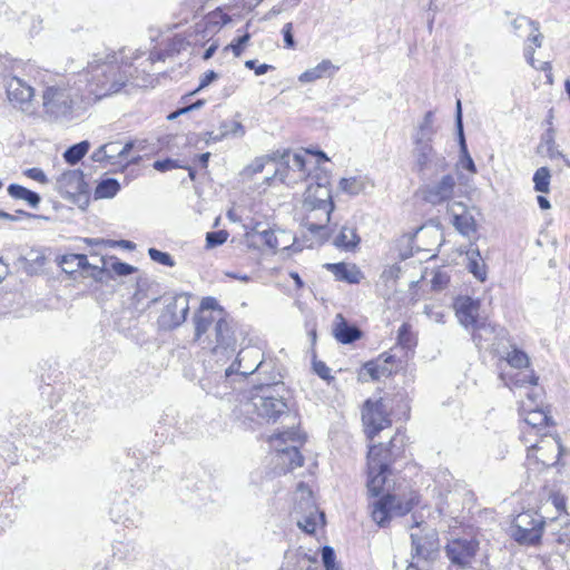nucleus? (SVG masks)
I'll use <instances>...</instances> for the list:
<instances>
[{
  "instance_id": "obj_1",
  "label": "nucleus",
  "mask_w": 570,
  "mask_h": 570,
  "mask_svg": "<svg viewBox=\"0 0 570 570\" xmlns=\"http://www.w3.org/2000/svg\"><path fill=\"white\" fill-rule=\"evenodd\" d=\"M410 438L396 429L386 443L368 442L366 453V489L373 501L368 504L372 520L381 528L393 517H404L420 507L422 495L414 485L393 473L391 465L405 458Z\"/></svg>"
},
{
  "instance_id": "obj_2",
  "label": "nucleus",
  "mask_w": 570,
  "mask_h": 570,
  "mask_svg": "<svg viewBox=\"0 0 570 570\" xmlns=\"http://www.w3.org/2000/svg\"><path fill=\"white\" fill-rule=\"evenodd\" d=\"M289 394L284 383H276L273 386L261 384L255 386L252 393V400L259 399V405L255 403L259 416L273 423L282 416L291 417L293 421L291 428L268 438V442L275 450L278 465L284 472L293 471L304 464L299 448L306 442V435L299 430L298 411L291 407Z\"/></svg>"
},
{
  "instance_id": "obj_3",
  "label": "nucleus",
  "mask_w": 570,
  "mask_h": 570,
  "mask_svg": "<svg viewBox=\"0 0 570 570\" xmlns=\"http://www.w3.org/2000/svg\"><path fill=\"white\" fill-rule=\"evenodd\" d=\"M335 209L330 175L324 180L311 181L297 208V219L307 247L321 246L333 234L331 215Z\"/></svg>"
},
{
  "instance_id": "obj_4",
  "label": "nucleus",
  "mask_w": 570,
  "mask_h": 570,
  "mask_svg": "<svg viewBox=\"0 0 570 570\" xmlns=\"http://www.w3.org/2000/svg\"><path fill=\"white\" fill-rule=\"evenodd\" d=\"M328 161L325 153L313 148H301L297 153L276 150L274 173L265 178L264 184L269 187L277 183L294 187L308 179L324 180L330 171L323 166Z\"/></svg>"
},
{
  "instance_id": "obj_5",
  "label": "nucleus",
  "mask_w": 570,
  "mask_h": 570,
  "mask_svg": "<svg viewBox=\"0 0 570 570\" xmlns=\"http://www.w3.org/2000/svg\"><path fill=\"white\" fill-rule=\"evenodd\" d=\"M131 66L117 60H94L79 73L81 90L80 101L92 107L100 100L121 92L129 83L132 75Z\"/></svg>"
},
{
  "instance_id": "obj_6",
  "label": "nucleus",
  "mask_w": 570,
  "mask_h": 570,
  "mask_svg": "<svg viewBox=\"0 0 570 570\" xmlns=\"http://www.w3.org/2000/svg\"><path fill=\"white\" fill-rule=\"evenodd\" d=\"M362 432L367 442L375 441L382 431L390 429L394 421H407L411 415L406 392L396 391L380 397L366 399L361 407Z\"/></svg>"
},
{
  "instance_id": "obj_7",
  "label": "nucleus",
  "mask_w": 570,
  "mask_h": 570,
  "mask_svg": "<svg viewBox=\"0 0 570 570\" xmlns=\"http://www.w3.org/2000/svg\"><path fill=\"white\" fill-rule=\"evenodd\" d=\"M81 90H76L63 78L50 77L42 91V106L57 118H71L77 110H87L81 101Z\"/></svg>"
},
{
  "instance_id": "obj_8",
  "label": "nucleus",
  "mask_w": 570,
  "mask_h": 570,
  "mask_svg": "<svg viewBox=\"0 0 570 570\" xmlns=\"http://www.w3.org/2000/svg\"><path fill=\"white\" fill-rule=\"evenodd\" d=\"M525 446V461L529 468L534 470H547L557 466L564 455V448L561 438L557 432H549L538 436L521 439Z\"/></svg>"
},
{
  "instance_id": "obj_9",
  "label": "nucleus",
  "mask_w": 570,
  "mask_h": 570,
  "mask_svg": "<svg viewBox=\"0 0 570 570\" xmlns=\"http://www.w3.org/2000/svg\"><path fill=\"white\" fill-rule=\"evenodd\" d=\"M407 368L406 357L399 356L393 348H390L375 358L363 363L357 374L362 382H377L404 373Z\"/></svg>"
},
{
  "instance_id": "obj_10",
  "label": "nucleus",
  "mask_w": 570,
  "mask_h": 570,
  "mask_svg": "<svg viewBox=\"0 0 570 570\" xmlns=\"http://www.w3.org/2000/svg\"><path fill=\"white\" fill-rule=\"evenodd\" d=\"M501 379L510 390L525 389V395L519 401L518 410L538 409L549 406L546 404V391L539 384V376L534 370L527 373H501Z\"/></svg>"
},
{
  "instance_id": "obj_11",
  "label": "nucleus",
  "mask_w": 570,
  "mask_h": 570,
  "mask_svg": "<svg viewBox=\"0 0 570 570\" xmlns=\"http://www.w3.org/2000/svg\"><path fill=\"white\" fill-rule=\"evenodd\" d=\"M546 520L534 511L519 513L511 524V537L521 546H539L544 532Z\"/></svg>"
},
{
  "instance_id": "obj_12",
  "label": "nucleus",
  "mask_w": 570,
  "mask_h": 570,
  "mask_svg": "<svg viewBox=\"0 0 570 570\" xmlns=\"http://www.w3.org/2000/svg\"><path fill=\"white\" fill-rule=\"evenodd\" d=\"M521 417V428L519 440L530 439V436H538L556 430L557 422L551 414V406H542L538 409L518 410Z\"/></svg>"
},
{
  "instance_id": "obj_13",
  "label": "nucleus",
  "mask_w": 570,
  "mask_h": 570,
  "mask_svg": "<svg viewBox=\"0 0 570 570\" xmlns=\"http://www.w3.org/2000/svg\"><path fill=\"white\" fill-rule=\"evenodd\" d=\"M455 186V178L452 175H445L435 185H424L420 187L415 196L424 204L438 206L449 202L453 197Z\"/></svg>"
},
{
  "instance_id": "obj_14",
  "label": "nucleus",
  "mask_w": 570,
  "mask_h": 570,
  "mask_svg": "<svg viewBox=\"0 0 570 570\" xmlns=\"http://www.w3.org/2000/svg\"><path fill=\"white\" fill-rule=\"evenodd\" d=\"M58 191L65 198L78 202L81 197H87L89 186L85 180V175L79 169L67 170L57 179Z\"/></svg>"
},
{
  "instance_id": "obj_15",
  "label": "nucleus",
  "mask_w": 570,
  "mask_h": 570,
  "mask_svg": "<svg viewBox=\"0 0 570 570\" xmlns=\"http://www.w3.org/2000/svg\"><path fill=\"white\" fill-rule=\"evenodd\" d=\"M225 312L226 311L218 304L216 298L210 296L204 297L195 316L196 338H200L202 335L207 333L214 323L216 325L219 318L224 317Z\"/></svg>"
},
{
  "instance_id": "obj_16",
  "label": "nucleus",
  "mask_w": 570,
  "mask_h": 570,
  "mask_svg": "<svg viewBox=\"0 0 570 570\" xmlns=\"http://www.w3.org/2000/svg\"><path fill=\"white\" fill-rule=\"evenodd\" d=\"M480 301L473 299L470 296H458L453 302V308L459 322L466 328H472L473 332L484 328L485 321H480Z\"/></svg>"
},
{
  "instance_id": "obj_17",
  "label": "nucleus",
  "mask_w": 570,
  "mask_h": 570,
  "mask_svg": "<svg viewBox=\"0 0 570 570\" xmlns=\"http://www.w3.org/2000/svg\"><path fill=\"white\" fill-rule=\"evenodd\" d=\"M479 551L476 539H453L445 546V552L452 563L466 567L471 563Z\"/></svg>"
},
{
  "instance_id": "obj_18",
  "label": "nucleus",
  "mask_w": 570,
  "mask_h": 570,
  "mask_svg": "<svg viewBox=\"0 0 570 570\" xmlns=\"http://www.w3.org/2000/svg\"><path fill=\"white\" fill-rule=\"evenodd\" d=\"M59 265L67 274L80 272L83 276L99 277L102 268L91 265L85 254L67 253L58 259Z\"/></svg>"
},
{
  "instance_id": "obj_19",
  "label": "nucleus",
  "mask_w": 570,
  "mask_h": 570,
  "mask_svg": "<svg viewBox=\"0 0 570 570\" xmlns=\"http://www.w3.org/2000/svg\"><path fill=\"white\" fill-rule=\"evenodd\" d=\"M417 346V336L412 331V325L407 322L403 323L397 331L396 343L392 347L394 353L401 357H406V362L413 358L415 348Z\"/></svg>"
},
{
  "instance_id": "obj_20",
  "label": "nucleus",
  "mask_w": 570,
  "mask_h": 570,
  "mask_svg": "<svg viewBox=\"0 0 570 570\" xmlns=\"http://www.w3.org/2000/svg\"><path fill=\"white\" fill-rule=\"evenodd\" d=\"M323 267L330 272L335 281L347 284H360L364 275L360 267L353 263H326Z\"/></svg>"
},
{
  "instance_id": "obj_21",
  "label": "nucleus",
  "mask_w": 570,
  "mask_h": 570,
  "mask_svg": "<svg viewBox=\"0 0 570 570\" xmlns=\"http://www.w3.org/2000/svg\"><path fill=\"white\" fill-rule=\"evenodd\" d=\"M35 90L31 86L22 81L18 77H12L7 83V97L11 104L18 107L30 102L33 98Z\"/></svg>"
},
{
  "instance_id": "obj_22",
  "label": "nucleus",
  "mask_w": 570,
  "mask_h": 570,
  "mask_svg": "<svg viewBox=\"0 0 570 570\" xmlns=\"http://www.w3.org/2000/svg\"><path fill=\"white\" fill-rule=\"evenodd\" d=\"M189 312L187 299L174 297L170 299L163 312V318L168 326L176 327L185 322Z\"/></svg>"
},
{
  "instance_id": "obj_23",
  "label": "nucleus",
  "mask_w": 570,
  "mask_h": 570,
  "mask_svg": "<svg viewBox=\"0 0 570 570\" xmlns=\"http://www.w3.org/2000/svg\"><path fill=\"white\" fill-rule=\"evenodd\" d=\"M333 335L337 342L351 344L358 341L363 333L357 326L350 324L344 315L340 313L334 320Z\"/></svg>"
},
{
  "instance_id": "obj_24",
  "label": "nucleus",
  "mask_w": 570,
  "mask_h": 570,
  "mask_svg": "<svg viewBox=\"0 0 570 570\" xmlns=\"http://www.w3.org/2000/svg\"><path fill=\"white\" fill-rule=\"evenodd\" d=\"M216 333V347L228 348L235 345L236 338L234 331L228 321V313L225 312L224 317H220L215 325Z\"/></svg>"
},
{
  "instance_id": "obj_25",
  "label": "nucleus",
  "mask_w": 570,
  "mask_h": 570,
  "mask_svg": "<svg viewBox=\"0 0 570 570\" xmlns=\"http://www.w3.org/2000/svg\"><path fill=\"white\" fill-rule=\"evenodd\" d=\"M504 361L509 366L518 370L517 373H527L528 371L533 370L531 367L529 355L517 346H512L511 350L507 352Z\"/></svg>"
},
{
  "instance_id": "obj_26",
  "label": "nucleus",
  "mask_w": 570,
  "mask_h": 570,
  "mask_svg": "<svg viewBox=\"0 0 570 570\" xmlns=\"http://www.w3.org/2000/svg\"><path fill=\"white\" fill-rule=\"evenodd\" d=\"M360 236L355 228L343 227L334 240V245L346 252H354L360 244Z\"/></svg>"
},
{
  "instance_id": "obj_27",
  "label": "nucleus",
  "mask_w": 570,
  "mask_h": 570,
  "mask_svg": "<svg viewBox=\"0 0 570 570\" xmlns=\"http://www.w3.org/2000/svg\"><path fill=\"white\" fill-rule=\"evenodd\" d=\"M308 511V514L303 519V521L298 522V527L306 533L313 534L317 531L318 527L324 525L325 515L323 512L315 508H305Z\"/></svg>"
},
{
  "instance_id": "obj_28",
  "label": "nucleus",
  "mask_w": 570,
  "mask_h": 570,
  "mask_svg": "<svg viewBox=\"0 0 570 570\" xmlns=\"http://www.w3.org/2000/svg\"><path fill=\"white\" fill-rule=\"evenodd\" d=\"M335 67L330 60H323L314 68H311L299 75L298 80L301 82H313L326 76H331Z\"/></svg>"
},
{
  "instance_id": "obj_29",
  "label": "nucleus",
  "mask_w": 570,
  "mask_h": 570,
  "mask_svg": "<svg viewBox=\"0 0 570 570\" xmlns=\"http://www.w3.org/2000/svg\"><path fill=\"white\" fill-rule=\"evenodd\" d=\"M452 225L463 236H470L476 232L475 219L465 207L462 214L453 215Z\"/></svg>"
},
{
  "instance_id": "obj_30",
  "label": "nucleus",
  "mask_w": 570,
  "mask_h": 570,
  "mask_svg": "<svg viewBox=\"0 0 570 570\" xmlns=\"http://www.w3.org/2000/svg\"><path fill=\"white\" fill-rule=\"evenodd\" d=\"M275 157L276 150L271 154L256 157L248 166L245 167V174L252 177L263 173L266 168L274 171Z\"/></svg>"
},
{
  "instance_id": "obj_31",
  "label": "nucleus",
  "mask_w": 570,
  "mask_h": 570,
  "mask_svg": "<svg viewBox=\"0 0 570 570\" xmlns=\"http://www.w3.org/2000/svg\"><path fill=\"white\" fill-rule=\"evenodd\" d=\"M230 21V16L224 12L222 8H216L204 17L206 30H219Z\"/></svg>"
},
{
  "instance_id": "obj_32",
  "label": "nucleus",
  "mask_w": 570,
  "mask_h": 570,
  "mask_svg": "<svg viewBox=\"0 0 570 570\" xmlns=\"http://www.w3.org/2000/svg\"><path fill=\"white\" fill-rule=\"evenodd\" d=\"M8 193L14 199L24 200L32 207H36L40 202V197L37 193L29 190L21 185L11 184L8 187Z\"/></svg>"
},
{
  "instance_id": "obj_33",
  "label": "nucleus",
  "mask_w": 570,
  "mask_h": 570,
  "mask_svg": "<svg viewBox=\"0 0 570 570\" xmlns=\"http://www.w3.org/2000/svg\"><path fill=\"white\" fill-rule=\"evenodd\" d=\"M468 271L481 283L487 281V265L479 252L469 256Z\"/></svg>"
},
{
  "instance_id": "obj_34",
  "label": "nucleus",
  "mask_w": 570,
  "mask_h": 570,
  "mask_svg": "<svg viewBox=\"0 0 570 570\" xmlns=\"http://www.w3.org/2000/svg\"><path fill=\"white\" fill-rule=\"evenodd\" d=\"M90 144L87 140L80 141L69 147L65 154V160L70 165H76L80 161L89 151Z\"/></svg>"
},
{
  "instance_id": "obj_35",
  "label": "nucleus",
  "mask_w": 570,
  "mask_h": 570,
  "mask_svg": "<svg viewBox=\"0 0 570 570\" xmlns=\"http://www.w3.org/2000/svg\"><path fill=\"white\" fill-rule=\"evenodd\" d=\"M120 189L119 183L114 178H108L101 180L95 189V198H111L114 197Z\"/></svg>"
},
{
  "instance_id": "obj_36",
  "label": "nucleus",
  "mask_w": 570,
  "mask_h": 570,
  "mask_svg": "<svg viewBox=\"0 0 570 570\" xmlns=\"http://www.w3.org/2000/svg\"><path fill=\"white\" fill-rule=\"evenodd\" d=\"M296 503L299 505L301 510L305 508H315L316 503L314 499V493L307 484L303 482L298 483L296 488Z\"/></svg>"
},
{
  "instance_id": "obj_37",
  "label": "nucleus",
  "mask_w": 570,
  "mask_h": 570,
  "mask_svg": "<svg viewBox=\"0 0 570 570\" xmlns=\"http://www.w3.org/2000/svg\"><path fill=\"white\" fill-rule=\"evenodd\" d=\"M551 174L549 168L540 167L533 175L534 189L542 194L550 191Z\"/></svg>"
},
{
  "instance_id": "obj_38",
  "label": "nucleus",
  "mask_w": 570,
  "mask_h": 570,
  "mask_svg": "<svg viewBox=\"0 0 570 570\" xmlns=\"http://www.w3.org/2000/svg\"><path fill=\"white\" fill-rule=\"evenodd\" d=\"M250 40V33L245 32L243 36L235 38L230 43H228L224 51H232L235 57H240Z\"/></svg>"
},
{
  "instance_id": "obj_39",
  "label": "nucleus",
  "mask_w": 570,
  "mask_h": 570,
  "mask_svg": "<svg viewBox=\"0 0 570 570\" xmlns=\"http://www.w3.org/2000/svg\"><path fill=\"white\" fill-rule=\"evenodd\" d=\"M218 78V75L214 71V70H208L206 71L202 78H200V81H199V85L197 88H195L194 90L185 94L183 97H181V101L183 102H187L188 101V98L196 95L197 92H199L200 90H203L204 88H206L208 85H210L214 80H216Z\"/></svg>"
},
{
  "instance_id": "obj_40",
  "label": "nucleus",
  "mask_w": 570,
  "mask_h": 570,
  "mask_svg": "<svg viewBox=\"0 0 570 570\" xmlns=\"http://www.w3.org/2000/svg\"><path fill=\"white\" fill-rule=\"evenodd\" d=\"M228 238V233L224 229L209 232L206 235V246L209 248L223 245Z\"/></svg>"
},
{
  "instance_id": "obj_41",
  "label": "nucleus",
  "mask_w": 570,
  "mask_h": 570,
  "mask_svg": "<svg viewBox=\"0 0 570 570\" xmlns=\"http://www.w3.org/2000/svg\"><path fill=\"white\" fill-rule=\"evenodd\" d=\"M148 254H149V257L154 262H157L158 264H161V265L168 266V267H173L175 265L173 257L168 253L161 252L156 248H149Z\"/></svg>"
},
{
  "instance_id": "obj_42",
  "label": "nucleus",
  "mask_w": 570,
  "mask_h": 570,
  "mask_svg": "<svg viewBox=\"0 0 570 570\" xmlns=\"http://www.w3.org/2000/svg\"><path fill=\"white\" fill-rule=\"evenodd\" d=\"M205 104H206L205 99H198L195 102L187 104L186 106H184L181 108H178L177 110L170 112L167 116V119L168 120H175L176 118H178L181 115H185V114H188L191 110L202 108Z\"/></svg>"
},
{
  "instance_id": "obj_43",
  "label": "nucleus",
  "mask_w": 570,
  "mask_h": 570,
  "mask_svg": "<svg viewBox=\"0 0 570 570\" xmlns=\"http://www.w3.org/2000/svg\"><path fill=\"white\" fill-rule=\"evenodd\" d=\"M527 60H528V62H529L532 67H534V68L540 69V70H542V71H543V73H544V80H543V82H544L546 85H550V86H551V85L553 83L552 67H551L550 62H542V63L540 65V67H537V66L534 65V59H533V53H532V52H530V53H528V55H527Z\"/></svg>"
},
{
  "instance_id": "obj_44",
  "label": "nucleus",
  "mask_w": 570,
  "mask_h": 570,
  "mask_svg": "<svg viewBox=\"0 0 570 570\" xmlns=\"http://www.w3.org/2000/svg\"><path fill=\"white\" fill-rule=\"evenodd\" d=\"M450 283V276L443 271H435L431 279V287L434 291H441L445 288Z\"/></svg>"
},
{
  "instance_id": "obj_45",
  "label": "nucleus",
  "mask_w": 570,
  "mask_h": 570,
  "mask_svg": "<svg viewBox=\"0 0 570 570\" xmlns=\"http://www.w3.org/2000/svg\"><path fill=\"white\" fill-rule=\"evenodd\" d=\"M323 563L326 570H338V566L335 561V553L331 547H324L322 549Z\"/></svg>"
},
{
  "instance_id": "obj_46",
  "label": "nucleus",
  "mask_w": 570,
  "mask_h": 570,
  "mask_svg": "<svg viewBox=\"0 0 570 570\" xmlns=\"http://www.w3.org/2000/svg\"><path fill=\"white\" fill-rule=\"evenodd\" d=\"M293 31H294L293 22H287L282 28V35L284 38V48L285 49H295V47H296Z\"/></svg>"
},
{
  "instance_id": "obj_47",
  "label": "nucleus",
  "mask_w": 570,
  "mask_h": 570,
  "mask_svg": "<svg viewBox=\"0 0 570 570\" xmlns=\"http://www.w3.org/2000/svg\"><path fill=\"white\" fill-rule=\"evenodd\" d=\"M110 269L118 276H127L136 272L134 266L118 259L111 263Z\"/></svg>"
},
{
  "instance_id": "obj_48",
  "label": "nucleus",
  "mask_w": 570,
  "mask_h": 570,
  "mask_svg": "<svg viewBox=\"0 0 570 570\" xmlns=\"http://www.w3.org/2000/svg\"><path fill=\"white\" fill-rule=\"evenodd\" d=\"M313 368L321 379L327 382L334 380L333 375L331 374V368L324 362H314Z\"/></svg>"
},
{
  "instance_id": "obj_49",
  "label": "nucleus",
  "mask_w": 570,
  "mask_h": 570,
  "mask_svg": "<svg viewBox=\"0 0 570 570\" xmlns=\"http://www.w3.org/2000/svg\"><path fill=\"white\" fill-rule=\"evenodd\" d=\"M423 289L419 282H413L410 286L409 302L411 305L417 304L423 299Z\"/></svg>"
},
{
  "instance_id": "obj_50",
  "label": "nucleus",
  "mask_w": 570,
  "mask_h": 570,
  "mask_svg": "<svg viewBox=\"0 0 570 570\" xmlns=\"http://www.w3.org/2000/svg\"><path fill=\"white\" fill-rule=\"evenodd\" d=\"M154 168L158 171H168V170H171V169H175V168H181L183 166H180L178 164L177 160H174V159H163V160H156L154 163Z\"/></svg>"
},
{
  "instance_id": "obj_51",
  "label": "nucleus",
  "mask_w": 570,
  "mask_h": 570,
  "mask_svg": "<svg viewBox=\"0 0 570 570\" xmlns=\"http://www.w3.org/2000/svg\"><path fill=\"white\" fill-rule=\"evenodd\" d=\"M245 67L248 68V69H254L255 75H257V76L264 75L267 71H269L271 69H273V66L267 65V63H262L259 66H256V61L255 60H247L245 62Z\"/></svg>"
},
{
  "instance_id": "obj_52",
  "label": "nucleus",
  "mask_w": 570,
  "mask_h": 570,
  "mask_svg": "<svg viewBox=\"0 0 570 570\" xmlns=\"http://www.w3.org/2000/svg\"><path fill=\"white\" fill-rule=\"evenodd\" d=\"M401 268L397 266H392L389 269L384 271L382 274V278L385 282L393 281L396 282L400 277Z\"/></svg>"
},
{
  "instance_id": "obj_53",
  "label": "nucleus",
  "mask_w": 570,
  "mask_h": 570,
  "mask_svg": "<svg viewBox=\"0 0 570 570\" xmlns=\"http://www.w3.org/2000/svg\"><path fill=\"white\" fill-rule=\"evenodd\" d=\"M551 500H552V503L553 505L557 508V510L560 512V513H566L567 512V509H566V498L560 494V493H553L551 495Z\"/></svg>"
},
{
  "instance_id": "obj_54",
  "label": "nucleus",
  "mask_w": 570,
  "mask_h": 570,
  "mask_svg": "<svg viewBox=\"0 0 570 570\" xmlns=\"http://www.w3.org/2000/svg\"><path fill=\"white\" fill-rule=\"evenodd\" d=\"M27 175L28 177L35 179V180H38L40 183H45L46 181V176L45 174L42 173V170L38 169V168H30L27 170Z\"/></svg>"
},
{
  "instance_id": "obj_55",
  "label": "nucleus",
  "mask_w": 570,
  "mask_h": 570,
  "mask_svg": "<svg viewBox=\"0 0 570 570\" xmlns=\"http://www.w3.org/2000/svg\"><path fill=\"white\" fill-rule=\"evenodd\" d=\"M188 42L186 41V39L183 37V36H175L173 39H171V45H173V48L177 49V50H181V49H185L186 45Z\"/></svg>"
},
{
  "instance_id": "obj_56",
  "label": "nucleus",
  "mask_w": 570,
  "mask_h": 570,
  "mask_svg": "<svg viewBox=\"0 0 570 570\" xmlns=\"http://www.w3.org/2000/svg\"><path fill=\"white\" fill-rule=\"evenodd\" d=\"M217 48H218V43H217L216 41H215V42H213V43H212V45L206 49V51L204 52V55H203V59H204V60H208V59H210V58L214 56V53L216 52Z\"/></svg>"
},
{
  "instance_id": "obj_57",
  "label": "nucleus",
  "mask_w": 570,
  "mask_h": 570,
  "mask_svg": "<svg viewBox=\"0 0 570 570\" xmlns=\"http://www.w3.org/2000/svg\"><path fill=\"white\" fill-rule=\"evenodd\" d=\"M289 276L294 281L296 289H302L303 286H304V283H303L301 276L298 275V273L297 272H291Z\"/></svg>"
},
{
  "instance_id": "obj_58",
  "label": "nucleus",
  "mask_w": 570,
  "mask_h": 570,
  "mask_svg": "<svg viewBox=\"0 0 570 570\" xmlns=\"http://www.w3.org/2000/svg\"><path fill=\"white\" fill-rule=\"evenodd\" d=\"M538 204L541 209H549L551 207L550 202L544 196H538Z\"/></svg>"
},
{
  "instance_id": "obj_59",
  "label": "nucleus",
  "mask_w": 570,
  "mask_h": 570,
  "mask_svg": "<svg viewBox=\"0 0 570 570\" xmlns=\"http://www.w3.org/2000/svg\"><path fill=\"white\" fill-rule=\"evenodd\" d=\"M303 560L308 562V566L305 568V570H318V567L316 566V560L315 559H312V558H308V557L305 556L303 558Z\"/></svg>"
},
{
  "instance_id": "obj_60",
  "label": "nucleus",
  "mask_w": 570,
  "mask_h": 570,
  "mask_svg": "<svg viewBox=\"0 0 570 570\" xmlns=\"http://www.w3.org/2000/svg\"><path fill=\"white\" fill-rule=\"evenodd\" d=\"M209 156H210V154H209V153H204V154H200V155L198 156V158H199V163H200V165H202L204 168H206V167H207V165H208Z\"/></svg>"
},
{
  "instance_id": "obj_61",
  "label": "nucleus",
  "mask_w": 570,
  "mask_h": 570,
  "mask_svg": "<svg viewBox=\"0 0 570 570\" xmlns=\"http://www.w3.org/2000/svg\"><path fill=\"white\" fill-rule=\"evenodd\" d=\"M83 242L87 244V245H100V244H104L105 242L102 239H95V238H85Z\"/></svg>"
},
{
  "instance_id": "obj_62",
  "label": "nucleus",
  "mask_w": 570,
  "mask_h": 570,
  "mask_svg": "<svg viewBox=\"0 0 570 570\" xmlns=\"http://www.w3.org/2000/svg\"><path fill=\"white\" fill-rule=\"evenodd\" d=\"M7 274V265L0 259V282L3 279Z\"/></svg>"
},
{
  "instance_id": "obj_63",
  "label": "nucleus",
  "mask_w": 570,
  "mask_h": 570,
  "mask_svg": "<svg viewBox=\"0 0 570 570\" xmlns=\"http://www.w3.org/2000/svg\"><path fill=\"white\" fill-rule=\"evenodd\" d=\"M466 168L472 173L476 171L475 165L471 158H468Z\"/></svg>"
},
{
  "instance_id": "obj_64",
  "label": "nucleus",
  "mask_w": 570,
  "mask_h": 570,
  "mask_svg": "<svg viewBox=\"0 0 570 570\" xmlns=\"http://www.w3.org/2000/svg\"><path fill=\"white\" fill-rule=\"evenodd\" d=\"M308 334H309V336H311V338H312V342L314 343V342L316 341V336H317V334H316V327H315V326H314V327H312V328L309 330Z\"/></svg>"
}]
</instances>
